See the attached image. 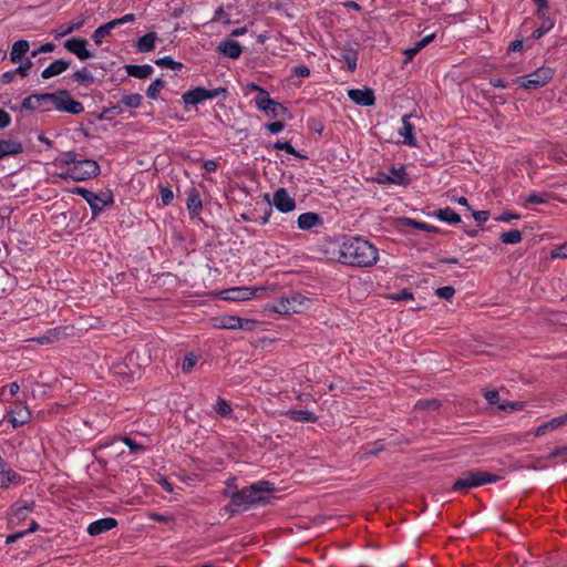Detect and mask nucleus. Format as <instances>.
Masks as SVG:
<instances>
[{"instance_id": "2", "label": "nucleus", "mask_w": 567, "mask_h": 567, "mask_svg": "<svg viewBox=\"0 0 567 567\" xmlns=\"http://www.w3.org/2000/svg\"><path fill=\"white\" fill-rule=\"evenodd\" d=\"M338 260L351 267H370L378 260V249L362 238H347L340 246Z\"/></svg>"}, {"instance_id": "40", "label": "nucleus", "mask_w": 567, "mask_h": 567, "mask_svg": "<svg viewBox=\"0 0 567 567\" xmlns=\"http://www.w3.org/2000/svg\"><path fill=\"white\" fill-rule=\"evenodd\" d=\"M123 113V109L121 107L120 104H116V105H112L110 107H104L103 111L99 114H96V118L99 121H103V120H110V114H115V115H120Z\"/></svg>"}, {"instance_id": "50", "label": "nucleus", "mask_w": 567, "mask_h": 567, "mask_svg": "<svg viewBox=\"0 0 567 567\" xmlns=\"http://www.w3.org/2000/svg\"><path fill=\"white\" fill-rule=\"evenodd\" d=\"M455 293V289L452 286L440 287L435 290V295L444 300H450Z\"/></svg>"}, {"instance_id": "20", "label": "nucleus", "mask_w": 567, "mask_h": 567, "mask_svg": "<svg viewBox=\"0 0 567 567\" xmlns=\"http://www.w3.org/2000/svg\"><path fill=\"white\" fill-rule=\"evenodd\" d=\"M186 207H187V210H188L189 216L192 218L198 216L199 213L202 212L203 203H202L200 195H199V193H198V190L196 188H192L188 192Z\"/></svg>"}, {"instance_id": "14", "label": "nucleus", "mask_w": 567, "mask_h": 567, "mask_svg": "<svg viewBox=\"0 0 567 567\" xmlns=\"http://www.w3.org/2000/svg\"><path fill=\"white\" fill-rule=\"evenodd\" d=\"M31 419V412L28 406L22 404H17L14 409H12L9 413V422L12 427L17 429L27 424Z\"/></svg>"}, {"instance_id": "61", "label": "nucleus", "mask_w": 567, "mask_h": 567, "mask_svg": "<svg viewBox=\"0 0 567 567\" xmlns=\"http://www.w3.org/2000/svg\"><path fill=\"white\" fill-rule=\"evenodd\" d=\"M54 49H55V44H54V43H52V42H47V43L42 44L39 49L33 50V51L31 52V56L35 58V56H38L40 53H48V52H52Z\"/></svg>"}, {"instance_id": "36", "label": "nucleus", "mask_w": 567, "mask_h": 567, "mask_svg": "<svg viewBox=\"0 0 567 567\" xmlns=\"http://www.w3.org/2000/svg\"><path fill=\"white\" fill-rule=\"evenodd\" d=\"M157 66L168 68L171 70H182L184 68L182 62L174 61L172 56L165 55L163 58H158L154 62Z\"/></svg>"}, {"instance_id": "15", "label": "nucleus", "mask_w": 567, "mask_h": 567, "mask_svg": "<svg viewBox=\"0 0 567 567\" xmlns=\"http://www.w3.org/2000/svg\"><path fill=\"white\" fill-rule=\"evenodd\" d=\"M117 520L113 517H105L91 523L87 527V533L91 536L100 535L104 532L111 530L117 526Z\"/></svg>"}, {"instance_id": "24", "label": "nucleus", "mask_w": 567, "mask_h": 567, "mask_svg": "<svg viewBox=\"0 0 567 567\" xmlns=\"http://www.w3.org/2000/svg\"><path fill=\"white\" fill-rule=\"evenodd\" d=\"M127 75L137 78V79H147L153 73V66L150 64H127L124 66Z\"/></svg>"}, {"instance_id": "23", "label": "nucleus", "mask_w": 567, "mask_h": 567, "mask_svg": "<svg viewBox=\"0 0 567 567\" xmlns=\"http://www.w3.org/2000/svg\"><path fill=\"white\" fill-rule=\"evenodd\" d=\"M30 44L27 40H18L12 44L10 51V61L13 63H18L24 60L25 53L29 51Z\"/></svg>"}, {"instance_id": "22", "label": "nucleus", "mask_w": 567, "mask_h": 567, "mask_svg": "<svg viewBox=\"0 0 567 567\" xmlns=\"http://www.w3.org/2000/svg\"><path fill=\"white\" fill-rule=\"evenodd\" d=\"M0 150L2 158H4L6 156L21 154L23 152V145L21 142L16 140H0Z\"/></svg>"}, {"instance_id": "39", "label": "nucleus", "mask_w": 567, "mask_h": 567, "mask_svg": "<svg viewBox=\"0 0 567 567\" xmlns=\"http://www.w3.org/2000/svg\"><path fill=\"white\" fill-rule=\"evenodd\" d=\"M559 426H561L560 417L559 416L554 417L550 421L539 425L536 429L535 435L536 436L544 435L547 431H553V430H555V429H557Z\"/></svg>"}, {"instance_id": "8", "label": "nucleus", "mask_w": 567, "mask_h": 567, "mask_svg": "<svg viewBox=\"0 0 567 567\" xmlns=\"http://www.w3.org/2000/svg\"><path fill=\"white\" fill-rule=\"evenodd\" d=\"M227 93L228 92L226 87L207 90L205 87L197 86L193 90L185 92L182 97L185 104L197 105L203 101L216 99L220 94H223L224 97H226Z\"/></svg>"}, {"instance_id": "5", "label": "nucleus", "mask_w": 567, "mask_h": 567, "mask_svg": "<svg viewBox=\"0 0 567 567\" xmlns=\"http://www.w3.org/2000/svg\"><path fill=\"white\" fill-rule=\"evenodd\" d=\"M72 193L80 195L85 199L91 208L93 217H96L100 213H102L105 206H111L114 203L113 194L111 192L96 194L84 187L76 186Z\"/></svg>"}, {"instance_id": "1", "label": "nucleus", "mask_w": 567, "mask_h": 567, "mask_svg": "<svg viewBox=\"0 0 567 567\" xmlns=\"http://www.w3.org/2000/svg\"><path fill=\"white\" fill-rule=\"evenodd\" d=\"M275 489L274 484L269 481H258L241 489H234L230 502L224 507V511L230 516H235L252 506L269 504L271 497L268 494Z\"/></svg>"}, {"instance_id": "11", "label": "nucleus", "mask_w": 567, "mask_h": 567, "mask_svg": "<svg viewBox=\"0 0 567 567\" xmlns=\"http://www.w3.org/2000/svg\"><path fill=\"white\" fill-rule=\"evenodd\" d=\"M87 40L84 38L73 37L64 41L63 47L69 52L75 54L81 61L89 60L94 56L93 52L86 49Z\"/></svg>"}, {"instance_id": "47", "label": "nucleus", "mask_w": 567, "mask_h": 567, "mask_svg": "<svg viewBox=\"0 0 567 567\" xmlns=\"http://www.w3.org/2000/svg\"><path fill=\"white\" fill-rule=\"evenodd\" d=\"M386 298L392 301H403V300H410L413 299V293L409 291L408 289H402L399 292H393L386 295Z\"/></svg>"}, {"instance_id": "49", "label": "nucleus", "mask_w": 567, "mask_h": 567, "mask_svg": "<svg viewBox=\"0 0 567 567\" xmlns=\"http://www.w3.org/2000/svg\"><path fill=\"white\" fill-rule=\"evenodd\" d=\"M110 34L111 32L104 25H101L92 33L91 38L96 45H100L102 40Z\"/></svg>"}, {"instance_id": "31", "label": "nucleus", "mask_w": 567, "mask_h": 567, "mask_svg": "<svg viewBox=\"0 0 567 567\" xmlns=\"http://www.w3.org/2000/svg\"><path fill=\"white\" fill-rule=\"evenodd\" d=\"M20 482L21 476L17 472L8 467L4 468L3 473H0V486L3 488H7L9 485L17 484Z\"/></svg>"}, {"instance_id": "55", "label": "nucleus", "mask_w": 567, "mask_h": 567, "mask_svg": "<svg viewBox=\"0 0 567 567\" xmlns=\"http://www.w3.org/2000/svg\"><path fill=\"white\" fill-rule=\"evenodd\" d=\"M122 441L130 449V451L132 453H137V452H142L145 450L144 445L136 443L134 440H132L128 436H123Z\"/></svg>"}, {"instance_id": "16", "label": "nucleus", "mask_w": 567, "mask_h": 567, "mask_svg": "<svg viewBox=\"0 0 567 567\" xmlns=\"http://www.w3.org/2000/svg\"><path fill=\"white\" fill-rule=\"evenodd\" d=\"M297 224L301 230H310L313 227L321 226L322 218L317 213L308 212L299 215Z\"/></svg>"}, {"instance_id": "27", "label": "nucleus", "mask_w": 567, "mask_h": 567, "mask_svg": "<svg viewBox=\"0 0 567 567\" xmlns=\"http://www.w3.org/2000/svg\"><path fill=\"white\" fill-rule=\"evenodd\" d=\"M433 216H435L441 221H445L451 225L461 223L460 215L456 214L451 207L437 209L433 213Z\"/></svg>"}, {"instance_id": "34", "label": "nucleus", "mask_w": 567, "mask_h": 567, "mask_svg": "<svg viewBox=\"0 0 567 567\" xmlns=\"http://www.w3.org/2000/svg\"><path fill=\"white\" fill-rule=\"evenodd\" d=\"M143 96L140 93L124 94L121 99V104L130 109H137L141 106Z\"/></svg>"}, {"instance_id": "53", "label": "nucleus", "mask_w": 567, "mask_h": 567, "mask_svg": "<svg viewBox=\"0 0 567 567\" xmlns=\"http://www.w3.org/2000/svg\"><path fill=\"white\" fill-rule=\"evenodd\" d=\"M37 99V102H39V104L41 102H51L54 106H55V103L58 101V91L53 92V93H38V94H34Z\"/></svg>"}, {"instance_id": "59", "label": "nucleus", "mask_w": 567, "mask_h": 567, "mask_svg": "<svg viewBox=\"0 0 567 567\" xmlns=\"http://www.w3.org/2000/svg\"><path fill=\"white\" fill-rule=\"evenodd\" d=\"M216 412L223 416L231 413L230 405L223 399H219L216 406Z\"/></svg>"}, {"instance_id": "12", "label": "nucleus", "mask_w": 567, "mask_h": 567, "mask_svg": "<svg viewBox=\"0 0 567 567\" xmlns=\"http://www.w3.org/2000/svg\"><path fill=\"white\" fill-rule=\"evenodd\" d=\"M272 205L281 213L292 212L297 204L286 188H279L274 193Z\"/></svg>"}, {"instance_id": "18", "label": "nucleus", "mask_w": 567, "mask_h": 567, "mask_svg": "<svg viewBox=\"0 0 567 567\" xmlns=\"http://www.w3.org/2000/svg\"><path fill=\"white\" fill-rule=\"evenodd\" d=\"M411 114H405L402 117V127L399 130V134L403 136V143L409 146H416V138L413 135L414 125L410 121Z\"/></svg>"}, {"instance_id": "28", "label": "nucleus", "mask_w": 567, "mask_h": 567, "mask_svg": "<svg viewBox=\"0 0 567 567\" xmlns=\"http://www.w3.org/2000/svg\"><path fill=\"white\" fill-rule=\"evenodd\" d=\"M215 323L214 327L220 328V329H237V326H240V317L237 316H221L214 319Z\"/></svg>"}, {"instance_id": "42", "label": "nucleus", "mask_w": 567, "mask_h": 567, "mask_svg": "<svg viewBox=\"0 0 567 567\" xmlns=\"http://www.w3.org/2000/svg\"><path fill=\"white\" fill-rule=\"evenodd\" d=\"M553 25L554 23L549 19L544 20L542 25L533 31L532 38L534 40L540 39L553 28Z\"/></svg>"}, {"instance_id": "43", "label": "nucleus", "mask_w": 567, "mask_h": 567, "mask_svg": "<svg viewBox=\"0 0 567 567\" xmlns=\"http://www.w3.org/2000/svg\"><path fill=\"white\" fill-rule=\"evenodd\" d=\"M274 147L276 150H279V151H285L287 152L288 154L290 155H293L296 157H303L298 151L295 150V147L291 145L290 142H281V141H277L275 144H274Z\"/></svg>"}, {"instance_id": "35", "label": "nucleus", "mask_w": 567, "mask_h": 567, "mask_svg": "<svg viewBox=\"0 0 567 567\" xmlns=\"http://www.w3.org/2000/svg\"><path fill=\"white\" fill-rule=\"evenodd\" d=\"M522 233L517 229H512L509 231L503 233L499 236V240L503 244L515 245L522 241Z\"/></svg>"}, {"instance_id": "37", "label": "nucleus", "mask_w": 567, "mask_h": 567, "mask_svg": "<svg viewBox=\"0 0 567 567\" xmlns=\"http://www.w3.org/2000/svg\"><path fill=\"white\" fill-rule=\"evenodd\" d=\"M403 221L406 226H410V227H413L416 229H421L424 231H429V233H440L441 231L435 226H432V225H429V224H425V223H422V221H419V220H415L412 218H404Z\"/></svg>"}, {"instance_id": "29", "label": "nucleus", "mask_w": 567, "mask_h": 567, "mask_svg": "<svg viewBox=\"0 0 567 567\" xmlns=\"http://www.w3.org/2000/svg\"><path fill=\"white\" fill-rule=\"evenodd\" d=\"M391 177L393 178V184L400 185V186H408L411 183V179L404 168V166H401L399 168H395L394 166L391 167Z\"/></svg>"}, {"instance_id": "54", "label": "nucleus", "mask_w": 567, "mask_h": 567, "mask_svg": "<svg viewBox=\"0 0 567 567\" xmlns=\"http://www.w3.org/2000/svg\"><path fill=\"white\" fill-rule=\"evenodd\" d=\"M548 197L549 195L547 193H532L526 198V202L538 205L546 203Z\"/></svg>"}, {"instance_id": "17", "label": "nucleus", "mask_w": 567, "mask_h": 567, "mask_svg": "<svg viewBox=\"0 0 567 567\" xmlns=\"http://www.w3.org/2000/svg\"><path fill=\"white\" fill-rule=\"evenodd\" d=\"M71 65L70 61L59 59L50 63L41 73V76L45 80L51 79L53 76L60 75L64 71H66Z\"/></svg>"}, {"instance_id": "45", "label": "nucleus", "mask_w": 567, "mask_h": 567, "mask_svg": "<svg viewBox=\"0 0 567 567\" xmlns=\"http://www.w3.org/2000/svg\"><path fill=\"white\" fill-rule=\"evenodd\" d=\"M441 403L437 400H420L415 403L416 410H437Z\"/></svg>"}, {"instance_id": "60", "label": "nucleus", "mask_w": 567, "mask_h": 567, "mask_svg": "<svg viewBox=\"0 0 567 567\" xmlns=\"http://www.w3.org/2000/svg\"><path fill=\"white\" fill-rule=\"evenodd\" d=\"M384 450V445L380 443V441H377L372 444V447L367 450L363 454L364 457H370L378 455L380 452Z\"/></svg>"}, {"instance_id": "62", "label": "nucleus", "mask_w": 567, "mask_h": 567, "mask_svg": "<svg viewBox=\"0 0 567 567\" xmlns=\"http://www.w3.org/2000/svg\"><path fill=\"white\" fill-rule=\"evenodd\" d=\"M434 38H435L434 33L424 37L420 41L415 42V44L413 45L414 50L417 51V53H419L423 48H425L427 44H430L434 40Z\"/></svg>"}, {"instance_id": "44", "label": "nucleus", "mask_w": 567, "mask_h": 567, "mask_svg": "<svg viewBox=\"0 0 567 567\" xmlns=\"http://www.w3.org/2000/svg\"><path fill=\"white\" fill-rule=\"evenodd\" d=\"M78 161V154L74 151L65 152L59 159L60 165L74 166Z\"/></svg>"}, {"instance_id": "48", "label": "nucleus", "mask_w": 567, "mask_h": 567, "mask_svg": "<svg viewBox=\"0 0 567 567\" xmlns=\"http://www.w3.org/2000/svg\"><path fill=\"white\" fill-rule=\"evenodd\" d=\"M197 363V357L194 353H188L185 355L182 364V371L184 373H188Z\"/></svg>"}, {"instance_id": "32", "label": "nucleus", "mask_w": 567, "mask_h": 567, "mask_svg": "<svg viewBox=\"0 0 567 567\" xmlns=\"http://www.w3.org/2000/svg\"><path fill=\"white\" fill-rule=\"evenodd\" d=\"M73 81L82 85H90L94 82L93 74L87 70V68H82L81 70H76L72 74Z\"/></svg>"}, {"instance_id": "38", "label": "nucleus", "mask_w": 567, "mask_h": 567, "mask_svg": "<svg viewBox=\"0 0 567 567\" xmlns=\"http://www.w3.org/2000/svg\"><path fill=\"white\" fill-rule=\"evenodd\" d=\"M165 81L162 79L154 80L146 90L147 97L156 100L158 97L161 90L165 87Z\"/></svg>"}, {"instance_id": "13", "label": "nucleus", "mask_w": 567, "mask_h": 567, "mask_svg": "<svg viewBox=\"0 0 567 567\" xmlns=\"http://www.w3.org/2000/svg\"><path fill=\"white\" fill-rule=\"evenodd\" d=\"M349 99L361 106H372L375 103V95L372 89H352L348 91Z\"/></svg>"}, {"instance_id": "51", "label": "nucleus", "mask_w": 567, "mask_h": 567, "mask_svg": "<svg viewBox=\"0 0 567 567\" xmlns=\"http://www.w3.org/2000/svg\"><path fill=\"white\" fill-rule=\"evenodd\" d=\"M33 63L30 58H24V60L20 61V65L14 69V72H17L22 78L28 75L29 70L32 68Z\"/></svg>"}, {"instance_id": "4", "label": "nucleus", "mask_w": 567, "mask_h": 567, "mask_svg": "<svg viewBox=\"0 0 567 567\" xmlns=\"http://www.w3.org/2000/svg\"><path fill=\"white\" fill-rule=\"evenodd\" d=\"M101 172L100 165L96 161L84 158L79 159L68 168L65 174H60L63 179L72 178L75 182L86 181L96 177Z\"/></svg>"}, {"instance_id": "21", "label": "nucleus", "mask_w": 567, "mask_h": 567, "mask_svg": "<svg viewBox=\"0 0 567 567\" xmlns=\"http://www.w3.org/2000/svg\"><path fill=\"white\" fill-rule=\"evenodd\" d=\"M285 415L299 423H316L318 416L309 410H288Z\"/></svg>"}, {"instance_id": "56", "label": "nucleus", "mask_w": 567, "mask_h": 567, "mask_svg": "<svg viewBox=\"0 0 567 567\" xmlns=\"http://www.w3.org/2000/svg\"><path fill=\"white\" fill-rule=\"evenodd\" d=\"M287 112H288L287 107H285L281 103L274 101V104L270 105L268 114L271 115L272 117H278Z\"/></svg>"}, {"instance_id": "64", "label": "nucleus", "mask_w": 567, "mask_h": 567, "mask_svg": "<svg viewBox=\"0 0 567 567\" xmlns=\"http://www.w3.org/2000/svg\"><path fill=\"white\" fill-rule=\"evenodd\" d=\"M284 127H285V123L281 121H276V122L266 124V128L272 134H277V133L281 132L284 130Z\"/></svg>"}, {"instance_id": "19", "label": "nucleus", "mask_w": 567, "mask_h": 567, "mask_svg": "<svg viewBox=\"0 0 567 567\" xmlns=\"http://www.w3.org/2000/svg\"><path fill=\"white\" fill-rule=\"evenodd\" d=\"M217 50L220 53H223L225 56L234 59V60L238 59L243 52L241 45L239 44V42H237L235 40L221 41L218 44Z\"/></svg>"}, {"instance_id": "63", "label": "nucleus", "mask_w": 567, "mask_h": 567, "mask_svg": "<svg viewBox=\"0 0 567 567\" xmlns=\"http://www.w3.org/2000/svg\"><path fill=\"white\" fill-rule=\"evenodd\" d=\"M344 61L347 62L349 71L352 72V71H354L357 69L358 58H357V53L355 52H352L350 54H346L344 55Z\"/></svg>"}, {"instance_id": "30", "label": "nucleus", "mask_w": 567, "mask_h": 567, "mask_svg": "<svg viewBox=\"0 0 567 567\" xmlns=\"http://www.w3.org/2000/svg\"><path fill=\"white\" fill-rule=\"evenodd\" d=\"M274 101L269 93L264 89L260 90V93L255 97V103L258 110L269 113L270 105L274 104Z\"/></svg>"}, {"instance_id": "41", "label": "nucleus", "mask_w": 567, "mask_h": 567, "mask_svg": "<svg viewBox=\"0 0 567 567\" xmlns=\"http://www.w3.org/2000/svg\"><path fill=\"white\" fill-rule=\"evenodd\" d=\"M84 23H85V18H81V19L72 22L71 24H69L65 28L61 27V30L58 33L56 38L68 35V34L72 33L73 31L81 29L84 25Z\"/></svg>"}, {"instance_id": "26", "label": "nucleus", "mask_w": 567, "mask_h": 567, "mask_svg": "<svg viewBox=\"0 0 567 567\" xmlns=\"http://www.w3.org/2000/svg\"><path fill=\"white\" fill-rule=\"evenodd\" d=\"M157 40L156 32H148L141 37L136 42V49L138 52L147 53L151 52L155 48V42Z\"/></svg>"}, {"instance_id": "6", "label": "nucleus", "mask_w": 567, "mask_h": 567, "mask_svg": "<svg viewBox=\"0 0 567 567\" xmlns=\"http://www.w3.org/2000/svg\"><path fill=\"white\" fill-rule=\"evenodd\" d=\"M553 76L554 70L543 65L527 75L516 78L514 82L524 89L536 90L546 85Z\"/></svg>"}, {"instance_id": "57", "label": "nucleus", "mask_w": 567, "mask_h": 567, "mask_svg": "<svg viewBox=\"0 0 567 567\" xmlns=\"http://www.w3.org/2000/svg\"><path fill=\"white\" fill-rule=\"evenodd\" d=\"M484 398L489 405H499V393L497 390H489L484 393Z\"/></svg>"}, {"instance_id": "33", "label": "nucleus", "mask_w": 567, "mask_h": 567, "mask_svg": "<svg viewBox=\"0 0 567 567\" xmlns=\"http://www.w3.org/2000/svg\"><path fill=\"white\" fill-rule=\"evenodd\" d=\"M11 512L12 513L8 522L9 525L19 524L28 517V512L23 509L19 502L11 506Z\"/></svg>"}, {"instance_id": "3", "label": "nucleus", "mask_w": 567, "mask_h": 567, "mask_svg": "<svg viewBox=\"0 0 567 567\" xmlns=\"http://www.w3.org/2000/svg\"><path fill=\"white\" fill-rule=\"evenodd\" d=\"M501 476L481 470L466 471L453 483V492H465L484 484L496 483Z\"/></svg>"}, {"instance_id": "9", "label": "nucleus", "mask_w": 567, "mask_h": 567, "mask_svg": "<svg viewBox=\"0 0 567 567\" xmlns=\"http://www.w3.org/2000/svg\"><path fill=\"white\" fill-rule=\"evenodd\" d=\"M266 292L265 287H235L226 289L221 292L225 300L245 301L254 297H259Z\"/></svg>"}, {"instance_id": "7", "label": "nucleus", "mask_w": 567, "mask_h": 567, "mask_svg": "<svg viewBox=\"0 0 567 567\" xmlns=\"http://www.w3.org/2000/svg\"><path fill=\"white\" fill-rule=\"evenodd\" d=\"M309 301L300 293L291 292L290 295L281 297L276 303L269 306L270 311L277 313H299L303 310L305 303Z\"/></svg>"}, {"instance_id": "46", "label": "nucleus", "mask_w": 567, "mask_h": 567, "mask_svg": "<svg viewBox=\"0 0 567 567\" xmlns=\"http://www.w3.org/2000/svg\"><path fill=\"white\" fill-rule=\"evenodd\" d=\"M524 406H525L524 402L512 401V402H506V403L499 404L498 409L502 411H505V412H516V411L523 410Z\"/></svg>"}, {"instance_id": "10", "label": "nucleus", "mask_w": 567, "mask_h": 567, "mask_svg": "<svg viewBox=\"0 0 567 567\" xmlns=\"http://www.w3.org/2000/svg\"><path fill=\"white\" fill-rule=\"evenodd\" d=\"M58 96L59 97L54 106L58 111L73 115L81 114L84 111L83 104L79 101H75L68 90H58Z\"/></svg>"}, {"instance_id": "58", "label": "nucleus", "mask_w": 567, "mask_h": 567, "mask_svg": "<svg viewBox=\"0 0 567 567\" xmlns=\"http://www.w3.org/2000/svg\"><path fill=\"white\" fill-rule=\"evenodd\" d=\"M161 199L164 206H168L174 199L172 189L168 187H161Z\"/></svg>"}, {"instance_id": "52", "label": "nucleus", "mask_w": 567, "mask_h": 567, "mask_svg": "<svg viewBox=\"0 0 567 567\" xmlns=\"http://www.w3.org/2000/svg\"><path fill=\"white\" fill-rule=\"evenodd\" d=\"M34 97H35V95L31 94V95L27 96L25 99H23L22 104H21V110L33 111L37 107H39L40 104H39V102H37V99H34Z\"/></svg>"}, {"instance_id": "25", "label": "nucleus", "mask_w": 567, "mask_h": 567, "mask_svg": "<svg viewBox=\"0 0 567 567\" xmlns=\"http://www.w3.org/2000/svg\"><path fill=\"white\" fill-rule=\"evenodd\" d=\"M64 329L61 327L49 329L44 334L31 339L39 344H51L59 340L61 336H64Z\"/></svg>"}]
</instances>
